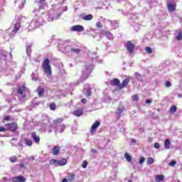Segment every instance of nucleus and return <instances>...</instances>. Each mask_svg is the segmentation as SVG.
<instances>
[{
	"label": "nucleus",
	"mask_w": 182,
	"mask_h": 182,
	"mask_svg": "<svg viewBox=\"0 0 182 182\" xmlns=\"http://www.w3.org/2000/svg\"><path fill=\"white\" fill-rule=\"evenodd\" d=\"M99 126H100V122H99V121L95 122L91 127L90 133L92 134H95V133H96V130H97V127H99Z\"/></svg>",
	"instance_id": "7"
},
{
	"label": "nucleus",
	"mask_w": 182,
	"mask_h": 182,
	"mask_svg": "<svg viewBox=\"0 0 182 182\" xmlns=\"http://www.w3.org/2000/svg\"><path fill=\"white\" fill-rule=\"evenodd\" d=\"M81 18L82 19H83V21H92V19H93V15L92 14H87L85 16L81 15Z\"/></svg>",
	"instance_id": "19"
},
{
	"label": "nucleus",
	"mask_w": 182,
	"mask_h": 182,
	"mask_svg": "<svg viewBox=\"0 0 182 182\" xmlns=\"http://www.w3.org/2000/svg\"><path fill=\"white\" fill-rule=\"evenodd\" d=\"M177 41H181L182 39V31H179L178 35L176 36Z\"/></svg>",
	"instance_id": "35"
},
{
	"label": "nucleus",
	"mask_w": 182,
	"mask_h": 182,
	"mask_svg": "<svg viewBox=\"0 0 182 182\" xmlns=\"http://www.w3.org/2000/svg\"><path fill=\"white\" fill-rule=\"evenodd\" d=\"M50 110L56 109V105L55 104V102L50 104Z\"/></svg>",
	"instance_id": "33"
},
{
	"label": "nucleus",
	"mask_w": 182,
	"mask_h": 182,
	"mask_svg": "<svg viewBox=\"0 0 182 182\" xmlns=\"http://www.w3.org/2000/svg\"><path fill=\"white\" fill-rule=\"evenodd\" d=\"M31 137L34 140L35 143L39 144V142L41 141V137L36 134V132H32Z\"/></svg>",
	"instance_id": "16"
},
{
	"label": "nucleus",
	"mask_w": 182,
	"mask_h": 182,
	"mask_svg": "<svg viewBox=\"0 0 182 182\" xmlns=\"http://www.w3.org/2000/svg\"><path fill=\"white\" fill-rule=\"evenodd\" d=\"M154 147L157 149H160V144L159 142L155 143Z\"/></svg>",
	"instance_id": "43"
},
{
	"label": "nucleus",
	"mask_w": 182,
	"mask_h": 182,
	"mask_svg": "<svg viewBox=\"0 0 182 182\" xmlns=\"http://www.w3.org/2000/svg\"><path fill=\"white\" fill-rule=\"evenodd\" d=\"M63 11V12H66V11H68V6L64 7Z\"/></svg>",
	"instance_id": "51"
},
{
	"label": "nucleus",
	"mask_w": 182,
	"mask_h": 182,
	"mask_svg": "<svg viewBox=\"0 0 182 182\" xmlns=\"http://www.w3.org/2000/svg\"><path fill=\"white\" fill-rule=\"evenodd\" d=\"M46 2V0H39V4H45Z\"/></svg>",
	"instance_id": "50"
},
{
	"label": "nucleus",
	"mask_w": 182,
	"mask_h": 182,
	"mask_svg": "<svg viewBox=\"0 0 182 182\" xmlns=\"http://www.w3.org/2000/svg\"><path fill=\"white\" fill-rule=\"evenodd\" d=\"M131 141L134 144H136V143H137V141H136V139H132Z\"/></svg>",
	"instance_id": "49"
},
{
	"label": "nucleus",
	"mask_w": 182,
	"mask_h": 182,
	"mask_svg": "<svg viewBox=\"0 0 182 182\" xmlns=\"http://www.w3.org/2000/svg\"><path fill=\"white\" fill-rule=\"evenodd\" d=\"M156 112H161V109L160 108L156 109Z\"/></svg>",
	"instance_id": "56"
},
{
	"label": "nucleus",
	"mask_w": 182,
	"mask_h": 182,
	"mask_svg": "<svg viewBox=\"0 0 182 182\" xmlns=\"http://www.w3.org/2000/svg\"><path fill=\"white\" fill-rule=\"evenodd\" d=\"M4 120H5L6 122H9V120H11V116L10 115H6L4 117Z\"/></svg>",
	"instance_id": "40"
},
{
	"label": "nucleus",
	"mask_w": 182,
	"mask_h": 182,
	"mask_svg": "<svg viewBox=\"0 0 182 182\" xmlns=\"http://www.w3.org/2000/svg\"><path fill=\"white\" fill-rule=\"evenodd\" d=\"M145 50L146 53H149V55L153 53V49L150 47H146Z\"/></svg>",
	"instance_id": "31"
},
{
	"label": "nucleus",
	"mask_w": 182,
	"mask_h": 182,
	"mask_svg": "<svg viewBox=\"0 0 182 182\" xmlns=\"http://www.w3.org/2000/svg\"><path fill=\"white\" fill-rule=\"evenodd\" d=\"M147 163L149 164H153V163H154V159H153V157L148 158Z\"/></svg>",
	"instance_id": "34"
},
{
	"label": "nucleus",
	"mask_w": 182,
	"mask_h": 182,
	"mask_svg": "<svg viewBox=\"0 0 182 182\" xmlns=\"http://www.w3.org/2000/svg\"><path fill=\"white\" fill-rule=\"evenodd\" d=\"M136 48V46L132 43V41H128L127 43L126 49L129 52V53H134V49Z\"/></svg>",
	"instance_id": "4"
},
{
	"label": "nucleus",
	"mask_w": 182,
	"mask_h": 182,
	"mask_svg": "<svg viewBox=\"0 0 182 182\" xmlns=\"http://www.w3.org/2000/svg\"><path fill=\"white\" fill-rule=\"evenodd\" d=\"M134 76H136V77L140 76V73H134Z\"/></svg>",
	"instance_id": "53"
},
{
	"label": "nucleus",
	"mask_w": 182,
	"mask_h": 182,
	"mask_svg": "<svg viewBox=\"0 0 182 182\" xmlns=\"http://www.w3.org/2000/svg\"><path fill=\"white\" fill-rule=\"evenodd\" d=\"M166 87H170L171 86V82L170 81H166L165 83Z\"/></svg>",
	"instance_id": "42"
},
{
	"label": "nucleus",
	"mask_w": 182,
	"mask_h": 182,
	"mask_svg": "<svg viewBox=\"0 0 182 182\" xmlns=\"http://www.w3.org/2000/svg\"><path fill=\"white\" fill-rule=\"evenodd\" d=\"M109 85L114 87L117 86V87H119V89H120V80L117 78H114L113 80L109 81Z\"/></svg>",
	"instance_id": "9"
},
{
	"label": "nucleus",
	"mask_w": 182,
	"mask_h": 182,
	"mask_svg": "<svg viewBox=\"0 0 182 182\" xmlns=\"http://www.w3.org/2000/svg\"><path fill=\"white\" fill-rule=\"evenodd\" d=\"M176 6H177L176 3H168L167 4V8L169 12H174V11H176Z\"/></svg>",
	"instance_id": "15"
},
{
	"label": "nucleus",
	"mask_w": 182,
	"mask_h": 182,
	"mask_svg": "<svg viewBox=\"0 0 182 182\" xmlns=\"http://www.w3.org/2000/svg\"><path fill=\"white\" fill-rule=\"evenodd\" d=\"M87 79V76L84 78V80H86Z\"/></svg>",
	"instance_id": "58"
},
{
	"label": "nucleus",
	"mask_w": 182,
	"mask_h": 182,
	"mask_svg": "<svg viewBox=\"0 0 182 182\" xmlns=\"http://www.w3.org/2000/svg\"><path fill=\"white\" fill-rule=\"evenodd\" d=\"M21 29V23H16L14 26V28L13 31L10 33V36H13V35H15L18 31Z\"/></svg>",
	"instance_id": "11"
},
{
	"label": "nucleus",
	"mask_w": 182,
	"mask_h": 182,
	"mask_svg": "<svg viewBox=\"0 0 182 182\" xmlns=\"http://www.w3.org/2000/svg\"><path fill=\"white\" fill-rule=\"evenodd\" d=\"M176 164H177V161H171L169 163V166H170L171 167H174Z\"/></svg>",
	"instance_id": "37"
},
{
	"label": "nucleus",
	"mask_w": 182,
	"mask_h": 182,
	"mask_svg": "<svg viewBox=\"0 0 182 182\" xmlns=\"http://www.w3.org/2000/svg\"><path fill=\"white\" fill-rule=\"evenodd\" d=\"M124 158L126 159L127 161H132V156H130V154H129V153L126 152L124 154Z\"/></svg>",
	"instance_id": "27"
},
{
	"label": "nucleus",
	"mask_w": 182,
	"mask_h": 182,
	"mask_svg": "<svg viewBox=\"0 0 182 182\" xmlns=\"http://www.w3.org/2000/svg\"><path fill=\"white\" fill-rule=\"evenodd\" d=\"M50 60L46 58L43 63V69L44 70L45 73L47 76H52V68H50Z\"/></svg>",
	"instance_id": "2"
},
{
	"label": "nucleus",
	"mask_w": 182,
	"mask_h": 182,
	"mask_svg": "<svg viewBox=\"0 0 182 182\" xmlns=\"http://www.w3.org/2000/svg\"><path fill=\"white\" fill-rule=\"evenodd\" d=\"M146 160V159L144 157H141V159H139V164H143V163H144V161Z\"/></svg>",
	"instance_id": "44"
},
{
	"label": "nucleus",
	"mask_w": 182,
	"mask_h": 182,
	"mask_svg": "<svg viewBox=\"0 0 182 182\" xmlns=\"http://www.w3.org/2000/svg\"><path fill=\"white\" fill-rule=\"evenodd\" d=\"M164 175H158L156 177V181H164Z\"/></svg>",
	"instance_id": "25"
},
{
	"label": "nucleus",
	"mask_w": 182,
	"mask_h": 182,
	"mask_svg": "<svg viewBox=\"0 0 182 182\" xmlns=\"http://www.w3.org/2000/svg\"><path fill=\"white\" fill-rule=\"evenodd\" d=\"M62 182H68V180L66 179V178H63Z\"/></svg>",
	"instance_id": "54"
},
{
	"label": "nucleus",
	"mask_w": 182,
	"mask_h": 182,
	"mask_svg": "<svg viewBox=\"0 0 182 182\" xmlns=\"http://www.w3.org/2000/svg\"><path fill=\"white\" fill-rule=\"evenodd\" d=\"M133 102H139V95H134L132 96Z\"/></svg>",
	"instance_id": "30"
},
{
	"label": "nucleus",
	"mask_w": 182,
	"mask_h": 182,
	"mask_svg": "<svg viewBox=\"0 0 182 182\" xmlns=\"http://www.w3.org/2000/svg\"><path fill=\"white\" fill-rule=\"evenodd\" d=\"M19 167L23 168V167H25V165L23 164H20Z\"/></svg>",
	"instance_id": "52"
},
{
	"label": "nucleus",
	"mask_w": 182,
	"mask_h": 182,
	"mask_svg": "<svg viewBox=\"0 0 182 182\" xmlns=\"http://www.w3.org/2000/svg\"><path fill=\"white\" fill-rule=\"evenodd\" d=\"M122 112H124V105H119L117 112H115V114L117 115V118L119 120L120 117H122Z\"/></svg>",
	"instance_id": "5"
},
{
	"label": "nucleus",
	"mask_w": 182,
	"mask_h": 182,
	"mask_svg": "<svg viewBox=\"0 0 182 182\" xmlns=\"http://www.w3.org/2000/svg\"><path fill=\"white\" fill-rule=\"evenodd\" d=\"M50 164L52 166L53 164H56L58 166V160L56 159H51L50 161Z\"/></svg>",
	"instance_id": "36"
},
{
	"label": "nucleus",
	"mask_w": 182,
	"mask_h": 182,
	"mask_svg": "<svg viewBox=\"0 0 182 182\" xmlns=\"http://www.w3.org/2000/svg\"><path fill=\"white\" fill-rule=\"evenodd\" d=\"M42 25H43V17L38 16V14L36 15V17L30 23V26L33 29H38V28L42 26Z\"/></svg>",
	"instance_id": "1"
},
{
	"label": "nucleus",
	"mask_w": 182,
	"mask_h": 182,
	"mask_svg": "<svg viewBox=\"0 0 182 182\" xmlns=\"http://www.w3.org/2000/svg\"><path fill=\"white\" fill-rule=\"evenodd\" d=\"M68 163L66 159H63L61 160H57V166H65Z\"/></svg>",
	"instance_id": "23"
},
{
	"label": "nucleus",
	"mask_w": 182,
	"mask_h": 182,
	"mask_svg": "<svg viewBox=\"0 0 182 182\" xmlns=\"http://www.w3.org/2000/svg\"><path fill=\"white\" fill-rule=\"evenodd\" d=\"M81 102H82V103H83V105H85L86 103V102H87V100L86 99L83 98L81 100Z\"/></svg>",
	"instance_id": "47"
},
{
	"label": "nucleus",
	"mask_w": 182,
	"mask_h": 182,
	"mask_svg": "<svg viewBox=\"0 0 182 182\" xmlns=\"http://www.w3.org/2000/svg\"><path fill=\"white\" fill-rule=\"evenodd\" d=\"M145 103H146V104H150V103H151V100H146V101H145Z\"/></svg>",
	"instance_id": "48"
},
{
	"label": "nucleus",
	"mask_w": 182,
	"mask_h": 182,
	"mask_svg": "<svg viewBox=\"0 0 182 182\" xmlns=\"http://www.w3.org/2000/svg\"><path fill=\"white\" fill-rule=\"evenodd\" d=\"M27 49H32V46H28Z\"/></svg>",
	"instance_id": "55"
},
{
	"label": "nucleus",
	"mask_w": 182,
	"mask_h": 182,
	"mask_svg": "<svg viewBox=\"0 0 182 182\" xmlns=\"http://www.w3.org/2000/svg\"><path fill=\"white\" fill-rule=\"evenodd\" d=\"M13 182H26V178L23 176H14L11 178Z\"/></svg>",
	"instance_id": "8"
},
{
	"label": "nucleus",
	"mask_w": 182,
	"mask_h": 182,
	"mask_svg": "<svg viewBox=\"0 0 182 182\" xmlns=\"http://www.w3.org/2000/svg\"><path fill=\"white\" fill-rule=\"evenodd\" d=\"M82 168H86L87 167V161H84L82 165Z\"/></svg>",
	"instance_id": "41"
},
{
	"label": "nucleus",
	"mask_w": 182,
	"mask_h": 182,
	"mask_svg": "<svg viewBox=\"0 0 182 182\" xmlns=\"http://www.w3.org/2000/svg\"><path fill=\"white\" fill-rule=\"evenodd\" d=\"M25 90H26V86L23 85L17 88V93H18V95H23V92H25Z\"/></svg>",
	"instance_id": "20"
},
{
	"label": "nucleus",
	"mask_w": 182,
	"mask_h": 182,
	"mask_svg": "<svg viewBox=\"0 0 182 182\" xmlns=\"http://www.w3.org/2000/svg\"><path fill=\"white\" fill-rule=\"evenodd\" d=\"M71 31L73 32H84L85 27L80 25H76L71 27Z\"/></svg>",
	"instance_id": "6"
},
{
	"label": "nucleus",
	"mask_w": 182,
	"mask_h": 182,
	"mask_svg": "<svg viewBox=\"0 0 182 182\" xmlns=\"http://www.w3.org/2000/svg\"><path fill=\"white\" fill-rule=\"evenodd\" d=\"M70 51L73 52V53H76V55H79V53H80L81 52V50L76 48H71Z\"/></svg>",
	"instance_id": "24"
},
{
	"label": "nucleus",
	"mask_w": 182,
	"mask_h": 182,
	"mask_svg": "<svg viewBox=\"0 0 182 182\" xmlns=\"http://www.w3.org/2000/svg\"><path fill=\"white\" fill-rule=\"evenodd\" d=\"M73 114L74 116H77V117H80V116L83 115V108L80 109H77V110H74L73 112Z\"/></svg>",
	"instance_id": "17"
},
{
	"label": "nucleus",
	"mask_w": 182,
	"mask_h": 182,
	"mask_svg": "<svg viewBox=\"0 0 182 182\" xmlns=\"http://www.w3.org/2000/svg\"><path fill=\"white\" fill-rule=\"evenodd\" d=\"M15 4H17V6H18V8H23V6H25V4H26V0H15Z\"/></svg>",
	"instance_id": "14"
},
{
	"label": "nucleus",
	"mask_w": 182,
	"mask_h": 182,
	"mask_svg": "<svg viewBox=\"0 0 182 182\" xmlns=\"http://www.w3.org/2000/svg\"><path fill=\"white\" fill-rule=\"evenodd\" d=\"M171 146V141H170V139H166L164 141V147L165 149H167L168 150L170 149Z\"/></svg>",
	"instance_id": "22"
},
{
	"label": "nucleus",
	"mask_w": 182,
	"mask_h": 182,
	"mask_svg": "<svg viewBox=\"0 0 182 182\" xmlns=\"http://www.w3.org/2000/svg\"><path fill=\"white\" fill-rule=\"evenodd\" d=\"M52 154L53 156H59V154H60V146H54L52 149Z\"/></svg>",
	"instance_id": "13"
},
{
	"label": "nucleus",
	"mask_w": 182,
	"mask_h": 182,
	"mask_svg": "<svg viewBox=\"0 0 182 182\" xmlns=\"http://www.w3.org/2000/svg\"><path fill=\"white\" fill-rule=\"evenodd\" d=\"M23 99H25L26 97V95H22Z\"/></svg>",
	"instance_id": "57"
},
{
	"label": "nucleus",
	"mask_w": 182,
	"mask_h": 182,
	"mask_svg": "<svg viewBox=\"0 0 182 182\" xmlns=\"http://www.w3.org/2000/svg\"><path fill=\"white\" fill-rule=\"evenodd\" d=\"M6 132V129L4 127H0V132Z\"/></svg>",
	"instance_id": "46"
},
{
	"label": "nucleus",
	"mask_w": 182,
	"mask_h": 182,
	"mask_svg": "<svg viewBox=\"0 0 182 182\" xmlns=\"http://www.w3.org/2000/svg\"><path fill=\"white\" fill-rule=\"evenodd\" d=\"M65 129H66V126H65V124L60 126V132H63L65 130Z\"/></svg>",
	"instance_id": "45"
},
{
	"label": "nucleus",
	"mask_w": 182,
	"mask_h": 182,
	"mask_svg": "<svg viewBox=\"0 0 182 182\" xmlns=\"http://www.w3.org/2000/svg\"><path fill=\"white\" fill-rule=\"evenodd\" d=\"M6 51L4 50H0V60H6Z\"/></svg>",
	"instance_id": "18"
},
{
	"label": "nucleus",
	"mask_w": 182,
	"mask_h": 182,
	"mask_svg": "<svg viewBox=\"0 0 182 182\" xmlns=\"http://www.w3.org/2000/svg\"><path fill=\"white\" fill-rule=\"evenodd\" d=\"M63 120H64L63 118H58L53 121V124L56 126V127H58L59 124H60L61 123H63Z\"/></svg>",
	"instance_id": "21"
},
{
	"label": "nucleus",
	"mask_w": 182,
	"mask_h": 182,
	"mask_svg": "<svg viewBox=\"0 0 182 182\" xmlns=\"http://www.w3.org/2000/svg\"><path fill=\"white\" fill-rule=\"evenodd\" d=\"M69 181H73L75 180V174L71 173L70 176L68 177Z\"/></svg>",
	"instance_id": "38"
},
{
	"label": "nucleus",
	"mask_w": 182,
	"mask_h": 182,
	"mask_svg": "<svg viewBox=\"0 0 182 182\" xmlns=\"http://www.w3.org/2000/svg\"><path fill=\"white\" fill-rule=\"evenodd\" d=\"M170 112H171V113H176V112H177V107H176V105H172L170 107Z\"/></svg>",
	"instance_id": "29"
},
{
	"label": "nucleus",
	"mask_w": 182,
	"mask_h": 182,
	"mask_svg": "<svg viewBox=\"0 0 182 182\" xmlns=\"http://www.w3.org/2000/svg\"><path fill=\"white\" fill-rule=\"evenodd\" d=\"M96 28H98L99 29H102V28H103V25L102 24V22L97 21L96 23Z\"/></svg>",
	"instance_id": "32"
},
{
	"label": "nucleus",
	"mask_w": 182,
	"mask_h": 182,
	"mask_svg": "<svg viewBox=\"0 0 182 182\" xmlns=\"http://www.w3.org/2000/svg\"><path fill=\"white\" fill-rule=\"evenodd\" d=\"M18 161V156H13L9 158V161L11 163H16V161Z\"/></svg>",
	"instance_id": "26"
},
{
	"label": "nucleus",
	"mask_w": 182,
	"mask_h": 182,
	"mask_svg": "<svg viewBox=\"0 0 182 182\" xmlns=\"http://www.w3.org/2000/svg\"><path fill=\"white\" fill-rule=\"evenodd\" d=\"M87 96L89 97V96H92V90L90 88L87 90Z\"/></svg>",
	"instance_id": "39"
},
{
	"label": "nucleus",
	"mask_w": 182,
	"mask_h": 182,
	"mask_svg": "<svg viewBox=\"0 0 182 182\" xmlns=\"http://www.w3.org/2000/svg\"><path fill=\"white\" fill-rule=\"evenodd\" d=\"M127 182H132V180H129Z\"/></svg>",
	"instance_id": "59"
},
{
	"label": "nucleus",
	"mask_w": 182,
	"mask_h": 182,
	"mask_svg": "<svg viewBox=\"0 0 182 182\" xmlns=\"http://www.w3.org/2000/svg\"><path fill=\"white\" fill-rule=\"evenodd\" d=\"M5 127H7L8 130L10 132H16L18 130V123L16 122H11L5 124Z\"/></svg>",
	"instance_id": "3"
},
{
	"label": "nucleus",
	"mask_w": 182,
	"mask_h": 182,
	"mask_svg": "<svg viewBox=\"0 0 182 182\" xmlns=\"http://www.w3.org/2000/svg\"><path fill=\"white\" fill-rule=\"evenodd\" d=\"M36 93L38 95V97H43L45 96V88L42 86L38 87Z\"/></svg>",
	"instance_id": "12"
},
{
	"label": "nucleus",
	"mask_w": 182,
	"mask_h": 182,
	"mask_svg": "<svg viewBox=\"0 0 182 182\" xmlns=\"http://www.w3.org/2000/svg\"><path fill=\"white\" fill-rule=\"evenodd\" d=\"M129 83H130V78H126L121 84H119V90L124 89V87H127V85H129Z\"/></svg>",
	"instance_id": "10"
},
{
	"label": "nucleus",
	"mask_w": 182,
	"mask_h": 182,
	"mask_svg": "<svg viewBox=\"0 0 182 182\" xmlns=\"http://www.w3.org/2000/svg\"><path fill=\"white\" fill-rule=\"evenodd\" d=\"M26 146H32V141L28 139H24Z\"/></svg>",
	"instance_id": "28"
}]
</instances>
